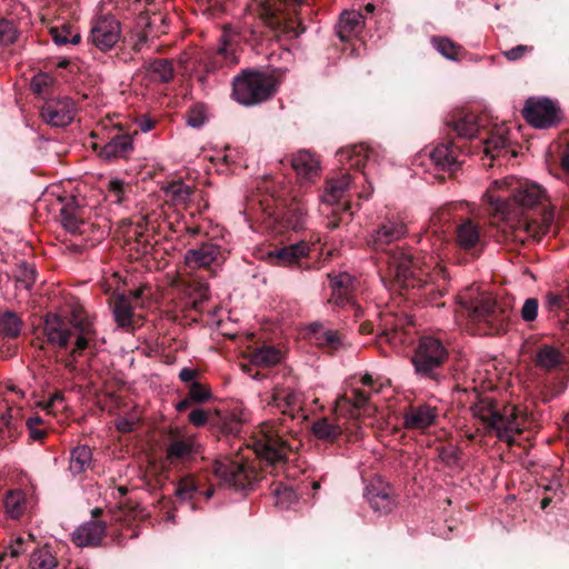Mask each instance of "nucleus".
<instances>
[{
	"mask_svg": "<svg viewBox=\"0 0 569 569\" xmlns=\"http://www.w3.org/2000/svg\"><path fill=\"white\" fill-rule=\"evenodd\" d=\"M266 401L271 411H278L281 415L279 418L281 430L276 429L270 422H263L253 435L251 447L259 458L260 470L253 463L239 457L234 459L224 457L213 463L214 476L223 485L236 490L251 489L266 468L270 467L272 470H277L284 466L291 446L281 437L280 432L297 435L307 419L302 410L301 396L290 387L277 385Z\"/></svg>",
	"mask_w": 569,
	"mask_h": 569,
	"instance_id": "nucleus-1",
	"label": "nucleus"
},
{
	"mask_svg": "<svg viewBox=\"0 0 569 569\" xmlns=\"http://www.w3.org/2000/svg\"><path fill=\"white\" fill-rule=\"evenodd\" d=\"M408 233V227L397 213L383 217L367 238L368 247L381 253L393 277L395 286L408 299L426 298L438 305V299L447 291V270L438 264L427 262L411 249H405L398 242Z\"/></svg>",
	"mask_w": 569,
	"mask_h": 569,
	"instance_id": "nucleus-2",
	"label": "nucleus"
},
{
	"mask_svg": "<svg viewBox=\"0 0 569 569\" xmlns=\"http://www.w3.org/2000/svg\"><path fill=\"white\" fill-rule=\"evenodd\" d=\"M483 200L488 213L505 221L498 241L525 244L540 241L553 223V210L546 190L538 183L515 177L496 180L487 189Z\"/></svg>",
	"mask_w": 569,
	"mask_h": 569,
	"instance_id": "nucleus-3",
	"label": "nucleus"
},
{
	"mask_svg": "<svg viewBox=\"0 0 569 569\" xmlns=\"http://www.w3.org/2000/svg\"><path fill=\"white\" fill-rule=\"evenodd\" d=\"M42 335L48 343L67 349L72 345L64 367L69 371L77 369L76 362L87 350L96 353L97 331L86 310L80 306L70 309L67 316L47 313L42 322Z\"/></svg>",
	"mask_w": 569,
	"mask_h": 569,
	"instance_id": "nucleus-4",
	"label": "nucleus"
},
{
	"mask_svg": "<svg viewBox=\"0 0 569 569\" xmlns=\"http://www.w3.org/2000/svg\"><path fill=\"white\" fill-rule=\"evenodd\" d=\"M457 298L459 312L467 318L473 333L491 336L506 330L510 310L500 306L492 296L468 289Z\"/></svg>",
	"mask_w": 569,
	"mask_h": 569,
	"instance_id": "nucleus-5",
	"label": "nucleus"
},
{
	"mask_svg": "<svg viewBox=\"0 0 569 569\" xmlns=\"http://www.w3.org/2000/svg\"><path fill=\"white\" fill-rule=\"evenodd\" d=\"M259 16L278 40L298 38L306 28L299 17L306 0H254Z\"/></svg>",
	"mask_w": 569,
	"mask_h": 569,
	"instance_id": "nucleus-6",
	"label": "nucleus"
},
{
	"mask_svg": "<svg viewBox=\"0 0 569 569\" xmlns=\"http://www.w3.org/2000/svg\"><path fill=\"white\" fill-rule=\"evenodd\" d=\"M277 88L274 74L247 69L233 79L232 96L243 106H254L271 99Z\"/></svg>",
	"mask_w": 569,
	"mask_h": 569,
	"instance_id": "nucleus-7",
	"label": "nucleus"
},
{
	"mask_svg": "<svg viewBox=\"0 0 569 569\" xmlns=\"http://www.w3.org/2000/svg\"><path fill=\"white\" fill-rule=\"evenodd\" d=\"M448 358L449 351L442 339L422 336L418 341L412 363L416 373L421 378L439 382L443 378L441 370Z\"/></svg>",
	"mask_w": 569,
	"mask_h": 569,
	"instance_id": "nucleus-8",
	"label": "nucleus"
},
{
	"mask_svg": "<svg viewBox=\"0 0 569 569\" xmlns=\"http://www.w3.org/2000/svg\"><path fill=\"white\" fill-rule=\"evenodd\" d=\"M473 417L479 418L489 432H495L498 439L511 442L512 433L519 432L516 409L505 408L503 412L497 408V401L489 397H478V401L470 406Z\"/></svg>",
	"mask_w": 569,
	"mask_h": 569,
	"instance_id": "nucleus-9",
	"label": "nucleus"
},
{
	"mask_svg": "<svg viewBox=\"0 0 569 569\" xmlns=\"http://www.w3.org/2000/svg\"><path fill=\"white\" fill-rule=\"evenodd\" d=\"M521 113L529 124L538 129L555 128L562 120L560 108L548 98H529Z\"/></svg>",
	"mask_w": 569,
	"mask_h": 569,
	"instance_id": "nucleus-10",
	"label": "nucleus"
},
{
	"mask_svg": "<svg viewBox=\"0 0 569 569\" xmlns=\"http://www.w3.org/2000/svg\"><path fill=\"white\" fill-rule=\"evenodd\" d=\"M202 447L194 435H179L170 431L166 459L170 466L186 467L197 459Z\"/></svg>",
	"mask_w": 569,
	"mask_h": 569,
	"instance_id": "nucleus-11",
	"label": "nucleus"
},
{
	"mask_svg": "<svg viewBox=\"0 0 569 569\" xmlns=\"http://www.w3.org/2000/svg\"><path fill=\"white\" fill-rule=\"evenodd\" d=\"M76 112V103L67 96L47 99L41 107L42 120L51 127H67Z\"/></svg>",
	"mask_w": 569,
	"mask_h": 569,
	"instance_id": "nucleus-12",
	"label": "nucleus"
},
{
	"mask_svg": "<svg viewBox=\"0 0 569 569\" xmlns=\"http://www.w3.org/2000/svg\"><path fill=\"white\" fill-rule=\"evenodd\" d=\"M310 252V246L307 241H299L274 249L269 253L273 266L286 267L291 269H308L309 263L306 261Z\"/></svg>",
	"mask_w": 569,
	"mask_h": 569,
	"instance_id": "nucleus-13",
	"label": "nucleus"
},
{
	"mask_svg": "<svg viewBox=\"0 0 569 569\" xmlns=\"http://www.w3.org/2000/svg\"><path fill=\"white\" fill-rule=\"evenodd\" d=\"M120 32V22L112 16H104L93 24L90 40L96 48L106 52L118 43Z\"/></svg>",
	"mask_w": 569,
	"mask_h": 569,
	"instance_id": "nucleus-14",
	"label": "nucleus"
},
{
	"mask_svg": "<svg viewBox=\"0 0 569 569\" xmlns=\"http://www.w3.org/2000/svg\"><path fill=\"white\" fill-rule=\"evenodd\" d=\"M365 497L375 511L388 513L396 506L395 489L381 477L373 478L365 489Z\"/></svg>",
	"mask_w": 569,
	"mask_h": 569,
	"instance_id": "nucleus-15",
	"label": "nucleus"
},
{
	"mask_svg": "<svg viewBox=\"0 0 569 569\" xmlns=\"http://www.w3.org/2000/svg\"><path fill=\"white\" fill-rule=\"evenodd\" d=\"M455 242L460 250L470 254L472 259L478 258L483 250L480 229L471 219H463L457 224Z\"/></svg>",
	"mask_w": 569,
	"mask_h": 569,
	"instance_id": "nucleus-16",
	"label": "nucleus"
},
{
	"mask_svg": "<svg viewBox=\"0 0 569 569\" xmlns=\"http://www.w3.org/2000/svg\"><path fill=\"white\" fill-rule=\"evenodd\" d=\"M263 211L270 217L274 216V221L281 229L299 231L305 228L307 208L301 201L293 199L279 212L272 211L269 206Z\"/></svg>",
	"mask_w": 569,
	"mask_h": 569,
	"instance_id": "nucleus-17",
	"label": "nucleus"
},
{
	"mask_svg": "<svg viewBox=\"0 0 569 569\" xmlns=\"http://www.w3.org/2000/svg\"><path fill=\"white\" fill-rule=\"evenodd\" d=\"M93 149L98 152L100 158L107 161H113L121 158L126 159L133 150L132 138L129 133L118 130L112 137H110L107 143H94Z\"/></svg>",
	"mask_w": 569,
	"mask_h": 569,
	"instance_id": "nucleus-18",
	"label": "nucleus"
},
{
	"mask_svg": "<svg viewBox=\"0 0 569 569\" xmlns=\"http://www.w3.org/2000/svg\"><path fill=\"white\" fill-rule=\"evenodd\" d=\"M288 162L295 170L300 183L312 182L320 173V161L309 150H299L288 158Z\"/></svg>",
	"mask_w": 569,
	"mask_h": 569,
	"instance_id": "nucleus-19",
	"label": "nucleus"
},
{
	"mask_svg": "<svg viewBox=\"0 0 569 569\" xmlns=\"http://www.w3.org/2000/svg\"><path fill=\"white\" fill-rule=\"evenodd\" d=\"M238 36L236 33H227L220 37V46L216 52L209 57L206 63L207 71H214L222 67H231L238 63L236 53Z\"/></svg>",
	"mask_w": 569,
	"mask_h": 569,
	"instance_id": "nucleus-20",
	"label": "nucleus"
},
{
	"mask_svg": "<svg viewBox=\"0 0 569 569\" xmlns=\"http://www.w3.org/2000/svg\"><path fill=\"white\" fill-rule=\"evenodd\" d=\"M461 153V146L451 140L450 142L438 144L430 152V159L438 169L455 172L463 162L460 159Z\"/></svg>",
	"mask_w": 569,
	"mask_h": 569,
	"instance_id": "nucleus-21",
	"label": "nucleus"
},
{
	"mask_svg": "<svg viewBox=\"0 0 569 569\" xmlns=\"http://www.w3.org/2000/svg\"><path fill=\"white\" fill-rule=\"evenodd\" d=\"M107 523L102 520H90L72 533V541L77 547H99L106 536Z\"/></svg>",
	"mask_w": 569,
	"mask_h": 569,
	"instance_id": "nucleus-22",
	"label": "nucleus"
},
{
	"mask_svg": "<svg viewBox=\"0 0 569 569\" xmlns=\"http://www.w3.org/2000/svg\"><path fill=\"white\" fill-rule=\"evenodd\" d=\"M533 362L536 368L546 372H561L567 363L563 352L559 348L547 343L537 348Z\"/></svg>",
	"mask_w": 569,
	"mask_h": 569,
	"instance_id": "nucleus-23",
	"label": "nucleus"
},
{
	"mask_svg": "<svg viewBox=\"0 0 569 569\" xmlns=\"http://www.w3.org/2000/svg\"><path fill=\"white\" fill-rule=\"evenodd\" d=\"M437 408L429 405L410 406L403 413V428L426 430L436 423Z\"/></svg>",
	"mask_w": 569,
	"mask_h": 569,
	"instance_id": "nucleus-24",
	"label": "nucleus"
},
{
	"mask_svg": "<svg viewBox=\"0 0 569 569\" xmlns=\"http://www.w3.org/2000/svg\"><path fill=\"white\" fill-rule=\"evenodd\" d=\"M328 277L332 289L330 301L341 307L346 305L355 306L353 291L356 288V279L347 272H341L336 276L328 274Z\"/></svg>",
	"mask_w": 569,
	"mask_h": 569,
	"instance_id": "nucleus-25",
	"label": "nucleus"
},
{
	"mask_svg": "<svg viewBox=\"0 0 569 569\" xmlns=\"http://www.w3.org/2000/svg\"><path fill=\"white\" fill-rule=\"evenodd\" d=\"M220 257V247L208 242L202 243L198 248L189 249L184 254V262L189 268L192 269H208L211 267V264L217 263Z\"/></svg>",
	"mask_w": 569,
	"mask_h": 569,
	"instance_id": "nucleus-26",
	"label": "nucleus"
},
{
	"mask_svg": "<svg viewBox=\"0 0 569 569\" xmlns=\"http://www.w3.org/2000/svg\"><path fill=\"white\" fill-rule=\"evenodd\" d=\"M309 328L315 343L326 352L333 355L345 348L343 335L340 331L326 328L319 322L311 323Z\"/></svg>",
	"mask_w": 569,
	"mask_h": 569,
	"instance_id": "nucleus-27",
	"label": "nucleus"
},
{
	"mask_svg": "<svg viewBox=\"0 0 569 569\" xmlns=\"http://www.w3.org/2000/svg\"><path fill=\"white\" fill-rule=\"evenodd\" d=\"M242 428L241 419L231 411H214L211 418V431L217 437L237 436Z\"/></svg>",
	"mask_w": 569,
	"mask_h": 569,
	"instance_id": "nucleus-28",
	"label": "nucleus"
},
{
	"mask_svg": "<svg viewBox=\"0 0 569 569\" xmlns=\"http://www.w3.org/2000/svg\"><path fill=\"white\" fill-rule=\"evenodd\" d=\"M161 190L173 206L182 208H187L197 192L194 187L184 183L181 179L167 182Z\"/></svg>",
	"mask_w": 569,
	"mask_h": 569,
	"instance_id": "nucleus-29",
	"label": "nucleus"
},
{
	"mask_svg": "<svg viewBox=\"0 0 569 569\" xmlns=\"http://www.w3.org/2000/svg\"><path fill=\"white\" fill-rule=\"evenodd\" d=\"M3 507L9 518L20 520L29 512L31 505L23 490L12 489L4 495Z\"/></svg>",
	"mask_w": 569,
	"mask_h": 569,
	"instance_id": "nucleus-30",
	"label": "nucleus"
},
{
	"mask_svg": "<svg viewBox=\"0 0 569 569\" xmlns=\"http://www.w3.org/2000/svg\"><path fill=\"white\" fill-rule=\"evenodd\" d=\"M363 24L365 18L359 11H345L336 27L337 36L341 41H348L351 37L361 32Z\"/></svg>",
	"mask_w": 569,
	"mask_h": 569,
	"instance_id": "nucleus-31",
	"label": "nucleus"
},
{
	"mask_svg": "<svg viewBox=\"0 0 569 569\" xmlns=\"http://www.w3.org/2000/svg\"><path fill=\"white\" fill-rule=\"evenodd\" d=\"M336 158L342 166L348 164L350 169L361 170L369 159V148L363 143L345 147L337 151Z\"/></svg>",
	"mask_w": 569,
	"mask_h": 569,
	"instance_id": "nucleus-32",
	"label": "nucleus"
},
{
	"mask_svg": "<svg viewBox=\"0 0 569 569\" xmlns=\"http://www.w3.org/2000/svg\"><path fill=\"white\" fill-rule=\"evenodd\" d=\"M448 126L451 128L449 134L453 132L456 138L461 139L473 138L479 130L477 116L472 112H459L455 114Z\"/></svg>",
	"mask_w": 569,
	"mask_h": 569,
	"instance_id": "nucleus-33",
	"label": "nucleus"
},
{
	"mask_svg": "<svg viewBox=\"0 0 569 569\" xmlns=\"http://www.w3.org/2000/svg\"><path fill=\"white\" fill-rule=\"evenodd\" d=\"M371 395L359 388H352L350 393L341 395L336 400V409L342 411L345 408L370 411L372 407L370 402Z\"/></svg>",
	"mask_w": 569,
	"mask_h": 569,
	"instance_id": "nucleus-34",
	"label": "nucleus"
},
{
	"mask_svg": "<svg viewBox=\"0 0 569 569\" xmlns=\"http://www.w3.org/2000/svg\"><path fill=\"white\" fill-rule=\"evenodd\" d=\"M351 176L349 172H340L338 177H332L327 180V186L322 199L330 204L338 203L345 198L347 190L350 187Z\"/></svg>",
	"mask_w": 569,
	"mask_h": 569,
	"instance_id": "nucleus-35",
	"label": "nucleus"
},
{
	"mask_svg": "<svg viewBox=\"0 0 569 569\" xmlns=\"http://www.w3.org/2000/svg\"><path fill=\"white\" fill-rule=\"evenodd\" d=\"M250 363L257 367H272L281 361V351L273 347L263 345L249 351Z\"/></svg>",
	"mask_w": 569,
	"mask_h": 569,
	"instance_id": "nucleus-36",
	"label": "nucleus"
},
{
	"mask_svg": "<svg viewBox=\"0 0 569 569\" xmlns=\"http://www.w3.org/2000/svg\"><path fill=\"white\" fill-rule=\"evenodd\" d=\"M430 41L432 47L446 59L459 61L467 53L461 44L452 41L450 38L433 36Z\"/></svg>",
	"mask_w": 569,
	"mask_h": 569,
	"instance_id": "nucleus-37",
	"label": "nucleus"
},
{
	"mask_svg": "<svg viewBox=\"0 0 569 569\" xmlns=\"http://www.w3.org/2000/svg\"><path fill=\"white\" fill-rule=\"evenodd\" d=\"M92 463V450L87 445L74 447L70 452L69 470L73 476L86 472Z\"/></svg>",
	"mask_w": 569,
	"mask_h": 569,
	"instance_id": "nucleus-38",
	"label": "nucleus"
},
{
	"mask_svg": "<svg viewBox=\"0 0 569 569\" xmlns=\"http://www.w3.org/2000/svg\"><path fill=\"white\" fill-rule=\"evenodd\" d=\"M112 311L119 327L130 328L132 326L133 309L128 297L124 295L116 297Z\"/></svg>",
	"mask_w": 569,
	"mask_h": 569,
	"instance_id": "nucleus-39",
	"label": "nucleus"
},
{
	"mask_svg": "<svg viewBox=\"0 0 569 569\" xmlns=\"http://www.w3.org/2000/svg\"><path fill=\"white\" fill-rule=\"evenodd\" d=\"M313 435L327 442H335L342 435L340 426L332 423L327 418H321L312 425Z\"/></svg>",
	"mask_w": 569,
	"mask_h": 569,
	"instance_id": "nucleus-40",
	"label": "nucleus"
},
{
	"mask_svg": "<svg viewBox=\"0 0 569 569\" xmlns=\"http://www.w3.org/2000/svg\"><path fill=\"white\" fill-rule=\"evenodd\" d=\"M52 40L58 46L68 43L78 44L81 40L80 33L70 23L63 22L60 26L51 27L49 30Z\"/></svg>",
	"mask_w": 569,
	"mask_h": 569,
	"instance_id": "nucleus-41",
	"label": "nucleus"
},
{
	"mask_svg": "<svg viewBox=\"0 0 569 569\" xmlns=\"http://www.w3.org/2000/svg\"><path fill=\"white\" fill-rule=\"evenodd\" d=\"M78 211V207L73 206L71 202L64 204L60 210V220L63 228L73 234L81 233L80 227L83 223Z\"/></svg>",
	"mask_w": 569,
	"mask_h": 569,
	"instance_id": "nucleus-42",
	"label": "nucleus"
},
{
	"mask_svg": "<svg viewBox=\"0 0 569 569\" xmlns=\"http://www.w3.org/2000/svg\"><path fill=\"white\" fill-rule=\"evenodd\" d=\"M22 321L17 313L6 311L0 316V337L13 339L21 332Z\"/></svg>",
	"mask_w": 569,
	"mask_h": 569,
	"instance_id": "nucleus-43",
	"label": "nucleus"
},
{
	"mask_svg": "<svg viewBox=\"0 0 569 569\" xmlns=\"http://www.w3.org/2000/svg\"><path fill=\"white\" fill-rule=\"evenodd\" d=\"M483 152L491 161L499 159L508 152L507 139L500 134H491L485 141ZM489 166L492 167L493 163L490 162Z\"/></svg>",
	"mask_w": 569,
	"mask_h": 569,
	"instance_id": "nucleus-44",
	"label": "nucleus"
},
{
	"mask_svg": "<svg viewBox=\"0 0 569 569\" xmlns=\"http://www.w3.org/2000/svg\"><path fill=\"white\" fill-rule=\"evenodd\" d=\"M36 268L27 262H21L17 264L13 270V279L16 281L17 288H23L26 290H30L36 281Z\"/></svg>",
	"mask_w": 569,
	"mask_h": 569,
	"instance_id": "nucleus-45",
	"label": "nucleus"
},
{
	"mask_svg": "<svg viewBox=\"0 0 569 569\" xmlns=\"http://www.w3.org/2000/svg\"><path fill=\"white\" fill-rule=\"evenodd\" d=\"M58 565L49 547H43L31 553L29 569H53Z\"/></svg>",
	"mask_w": 569,
	"mask_h": 569,
	"instance_id": "nucleus-46",
	"label": "nucleus"
},
{
	"mask_svg": "<svg viewBox=\"0 0 569 569\" xmlns=\"http://www.w3.org/2000/svg\"><path fill=\"white\" fill-rule=\"evenodd\" d=\"M31 538L32 536L29 535L28 539H24L23 537H17L16 539L11 540L10 543L4 547L3 551L0 553V563L7 561L8 558L17 559L20 555L26 552L30 545L33 542Z\"/></svg>",
	"mask_w": 569,
	"mask_h": 569,
	"instance_id": "nucleus-47",
	"label": "nucleus"
},
{
	"mask_svg": "<svg viewBox=\"0 0 569 569\" xmlns=\"http://www.w3.org/2000/svg\"><path fill=\"white\" fill-rule=\"evenodd\" d=\"M147 70L163 83L171 81L174 74L172 62L168 59H154L149 62Z\"/></svg>",
	"mask_w": 569,
	"mask_h": 569,
	"instance_id": "nucleus-48",
	"label": "nucleus"
},
{
	"mask_svg": "<svg viewBox=\"0 0 569 569\" xmlns=\"http://www.w3.org/2000/svg\"><path fill=\"white\" fill-rule=\"evenodd\" d=\"M198 489L199 485L196 481L194 477L186 476L178 481L174 495L180 501H187L192 499L193 495L198 491Z\"/></svg>",
	"mask_w": 569,
	"mask_h": 569,
	"instance_id": "nucleus-49",
	"label": "nucleus"
},
{
	"mask_svg": "<svg viewBox=\"0 0 569 569\" xmlns=\"http://www.w3.org/2000/svg\"><path fill=\"white\" fill-rule=\"evenodd\" d=\"M273 493L276 496V505L286 509L298 501L299 497L293 487L282 483L276 486Z\"/></svg>",
	"mask_w": 569,
	"mask_h": 569,
	"instance_id": "nucleus-50",
	"label": "nucleus"
},
{
	"mask_svg": "<svg viewBox=\"0 0 569 569\" xmlns=\"http://www.w3.org/2000/svg\"><path fill=\"white\" fill-rule=\"evenodd\" d=\"M567 388V381L565 378L558 381H547L543 383L540 390V399L542 402L548 403L558 396H560Z\"/></svg>",
	"mask_w": 569,
	"mask_h": 569,
	"instance_id": "nucleus-51",
	"label": "nucleus"
},
{
	"mask_svg": "<svg viewBox=\"0 0 569 569\" xmlns=\"http://www.w3.org/2000/svg\"><path fill=\"white\" fill-rule=\"evenodd\" d=\"M18 38V29L14 21L1 18L0 19V46L8 47L16 42Z\"/></svg>",
	"mask_w": 569,
	"mask_h": 569,
	"instance_id": "nucleus-52",
	"label": "nucleus"
},
{
	"mask_svg": "<svg viewBox=\"0 0 569 569\" xmlns=\"http://www.w3.org/2000/svg\"><path fill=\"white\" fill-rule=\"evenodd\" d=\"M213 413L202 408H194L188 415L189 422L194 427L209 426L211 429V418Z\"/></svg>",
	"mask_w": 569,
	"mask_h": 569,
	"instance_id": "nucleus-53",
	"label": "nucleus"
},
{
	"mask_svg": "<svg viewBox=\"0 0 569 569\" xmlns=\"http://www.w3.org/2000/svg\"><path fill=\"white\" fill-rule=\"evenodd\" d=\"M538 310L539 301L537 298L526 299L520 310L521 319L527 323L535 321L538 317Z\"/></svg>",
	"mask_w": 569,
	"mask_h": 569,
	"instance_id": "nucleus-54",
	"label": "nucleus"
},
{
	"mask_svg": "<svg viewBox=\"0 0 569 569\" xmlns=\"http://www.w3.org/2000/svg\"><path fill=\"white\" fill-rule=\"evenodd\" d=\"M206 119V108L202 104H196L187 112V123L192 128H200Z\"/></svg>",
	"mask_w": 569,
	"mask_h": 569,
	"instance_id": "nucleus-55",
	"label": "nucleus"
},
{
	"mask_svg": "<svg viewBox=\"0 0 569 569\" xmlns=\"http://www.w3.org/2000/svg\"><path fill=\"white\" fill-rule=\"evenodd\" d=\"M546 307L550 313L558 312L559 310L567 309L568 300L566 293L557 295L549 292L546 296Z\"/></svg>",
	"mask_w": 569,
	"mask_h": 569,
	"instance_id": "nucleus-56",
	"label": "nucleus"
},
{
	"mask_svg": "<svg viewBox=\"0 0 569 569\" xmlns=\"http://www.w3.org/2000/svg\"><path fill=\"white\" fill-rule=\"evenodd\" d=\"M188 396L193 402H204L211 397L210 389L199 382L189 386Z\"/></svg>",
	"mask_w": 569,
	"mask_h": 569,
	"instance_id": "nucleus-57",
	"label": "nucleus"
},
{
	"mask_svg": "<svg viewBox=\"0 0 569 569\" xmlns=\"http://www.w3.org/2000/svg\"><path fill=\"white\" fill-rule=\"evenodd\" d=\"M532 51H533L532 46L518 44L509 50L503 51L502 54L509 61H518L521 58H523L527 53L532 52Z\"/></svg>",
	"mask_w": 569,
	"mask_h": 569,
	"instance_id": "nucleus-58",
	"label": "nucleus"
},
{
	"mask_svg": "<svg viewBox=\"0 0 569 569\" xmlns=\"http://www.w3.org/2000/svg\"><path fill=\"white\" fill-rule=\"evenodd\" d=\"M121 509L127 517H132L133 519H144L146 517L144 509L138 503L133 505L131 501L121 505Z\"/></svg>",
	"mask_w": 569,
	"mask_h": 569,
	"instance_id": "nucleus-59",
	"label": "nucleus"
},
{
	"mask_svg": "<svg viewBox=\"0 0 569 569\" xmlns=\"http://www.w3.org/2000/svg\"><path fill=\"white\" fill-rule=\"evenodd\" d=\"M10 409L7 410V412L2 413L0 416V438H12V417L9 413Z\"/></svg>",
	"mask_w": 569,
	"mask_h": 569,
	"instance_id": "nucleus-60",
	"label": "nucleus"
},
{
	"mask_svg": "<svg viewBox=\"0 0 569 569\" xmlns=\"http://www.w3.org/2000/svg\"><path fill=\"white\" fill-rule=\"evenodd\" d=\"M124 189H126V186H124L123 181H121L119 179H114L109 182V191L114 194V197L117 198V200H116L117 202H121L122 196L124 193Z\"/></svg>",
	"mask_w": 569,
	"mask_h": 569,
	"instance_id": "nucleus-61",
	"label": "nucleus"
},
{
	"mask_svg": "<svg viewBox=\"0 0 569 569\" xmlns=\"http://www.w3.org/2000/svg\"><path fill=\"white\" fill-rule=\"evenodd\" d=\"M198 371L192 368L184 367L179 372V378L183 382H194L193 380L197 378Z\"/></svg>",
	"mask_w": 569,
	"mask_h": 569,
	"instance_id": "nucleus-62",
	"label": "nucleus"
},
{
	"mask_svg": "<svg viewBox=\"0 0 569 569\" xmlns=\"http://www.w3.org/2000/svg\"><path fill=\"white\" fill-rule=\"evenodd\" d=\"M51 79L48 76H41V77L34 78L32 81V87H33L34 91H37L39 93L42 92V87L48 86V82Z\"/></svg>",
	"mask_w": 569,
	"mask_h": 569,
	"instance_id": "nucleus-63",
	"label": "nucleus"
},
{
	"mask_svg": "<svg viewBox=\"0 0 569 569\" xmlns=\"http://www.w3.org/2000/svg\"><path fill=\"white\" fill-rule=\"evenodd\" d=\"M560 161L562 168L569 172V143H567L565 147H560Z\"/></svg>",
	"mask_w": 569,
	"mask_h": 569,
	"instance_id": "nucleus-64",
	"label": "nucleus"
}]
</instances>
